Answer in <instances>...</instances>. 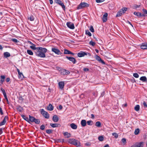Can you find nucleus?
Listing matches in <instances>:
<instances>
[{
    "label": "nucleus",
    "instance_id": "nucleus-1",
    "mask_svg": "<svg viewBox=\"0 0 147 147\" xmlns=\"http://www.w3.org/2000/svg\"><path fill=\"white\" fill-rule=\"evenodd\" d=\"M47 49L42 47H38L37 50L35 51L36 56L42 58L45 57V53L47 52Z\"/></svg>",
    "mask_w": 147,
    "mask_h": 147
},
{
    "label": "nucleus",
    "instance_id": "nucleus-29",
    "mask_svg": "<svg viewBox=\"0 0 147 147\" xmlns=\"http://www.w3.org/2000/svg\"><path fill=\"white\" fill-rule=\"evenodd\" d=\"M17 72H18V75H19V77H21V76L22 75V76H23V74H22V73H21L20 72V70L18 69H17Z\"/></svg>",
    "mask_w": 147,
    "mask_h": 147
},
{
    "label": "nucleus",
    "instance_id": "nucleus-57",
    "mask_svg": "<svg viewBox=\"0 0 147 147\" xmlns=\"http://www.w3.org/2000/svg\"><path fill=\"white\" fill-rule=\"evenodd\" d=\"M143 105L145 107H147V105L145 101H144L143 102Z\"/></svg>",
    "mask_w": 147,
    "mask_h": 147
},
{
    "label": "nucleus",
    "instance_id": "nucleus-61",
    "mask_svg": "<svg viewBox=\"0 0 147 147\" xmlns=\"http://www.w3.org/2000/svg\"><path fill=\"white\" fill-rule=\"evenodd\" d=\"M83 70L85 71H88L89 69L88 68H84Z\"/></svg>",
    "mask_w": 147,
    "mask_h": 147
},
{
    "label": "nucleus",
    "instance_id": "nucleus-3",
    "mask_svg": "<svg viewBox=\"0 0 147 147\" xmlns=\"http://www.w3.org/2000/svg\"><path fill=\"white\" fill-rule=\"evenodd\" d=\"M127 8L126 7H123L117 12V14L116 16V17L120 16L122 14H124L127 11Z\"/></svg>",
    "mask_w": 147,
    "mask_h": 147
},
{
    "label": "nucleus",
    "instance_id": "nucleus-22",
    "mask_svg": "<svg viewBox=\"0 0 147 147\" xmlns=\"http://www.w3.org/2000/svg\"><path fill=\"white\" fill-rule=\"evenodd\" d=\"M35 45L34 44H33L32 46H30V47L33 50H36V51L38 49V47H35Z\"/></svg>",
    "mask_w": 147,
    "mask_h": 147
},
{
    "label": "nucleus",
    "instance_id": "nucleus-26",
    "mask_svg": "<svg viewBox=\"0 0 147 147\" xmlns=\"http://www.w3.org/2000/svg\"><path fill=\"white\" fill-rule=\"evenodd\" d=\"M21 116L25 120L29 122L28 118V117H26L24 115H21Z\"/></svg>",
    "mask_w": 147,
    "mask_h": 147
},
{
    "label": "nucleus",
    "instance_id": "nucleus-60",
    "mask_svg": "<svg viewBox=\"0 0 147 147\" xmlns=\"http://www.w3.org/2000/svg\"><path fill=\"white\" fill-rule=\"evenodd\" d=\"M99 62L102 63L103 64H105V62L101 59V60H100Z\"/></svg>",
    "mask_w": 147,
    "mask_h": 147
},
{
    "label": "nucleus",
    "instance_id": "nucleus-13",
    "mask_svg": "<svg viewBox=\"0 0 147 147\" xmlns=\"http://www.w3.org/2000/svg\"><path fill=\"white\" fill-rule=\"evenodd\" d=\"M52 120L54 122H57L59 121V118L57 115H55L53 116Z\"/></svg>",
    "mask_w": 147,
    "mask_h": 147
},
{
    "label": "nucleus",
    "instance_id": "nucleus-63",
    "mask_svg": "<svg viewBox=\"0 0 147 147\" xmlns=\"http://www.w3.org/2000/svg\"><path fill=\"white\" fill-rule=\"evenodd\" d=\"M4 80L2 79H1V80H0V83H1V84H3Z\"/></svg>",
    "mask_w": 147,
    "mask_h": 147
},
{
    "label": "nucleus",
    "instance_id": "nucleus-20",
    "mask_svg": "<svg viewBox=\"0 0 147 147\" xmlns=\"http://www.w3.org/2000/svg\"><path fill=\"white\" fill-rule=\"evenodd\" d=\"M4 57L7 58L8 57L10 56V54L8 52H5L3 54Z\"/></svg>",
    "mask_w": 147,
    "mask_h": 147
},
{
    "label": "nucleus",
    "instance_id": "nucleus-58",
    "mask_svg": "<svg viewBox=\"0 0 147 147\" xmlns=\"http://www.w3.org/2000/svg\"><path fill=\"white\" fill-rule=\"evenodd\" d=\"M5 122L2 121V122H0V126L4 125L5 124Z\"/></svg>",
    "mask_w": 147,
    "mask_h": 147
},
{
    "label": "nucleus",
    "instance_id": "nucleus-28",
    "mask_svg": "<svg viewBox=\"0 0 147 147\" xmlns=\"http://www.w3.org/2000/svg\"><path fill=\"white\" fill-rule=\"evenodd\" d=\"M70 51L67 49H65L64 50V54H70Z\"/></svg>",
    "mask_w": 147,
    "mask_h": 147
},
{
    "label": "nucleus",
    "instance_id": "nucleus-37",
    "mask_svg": "<svg viewBox=\"0 0 147 147\" xmlns=\"http://www.w3.org/2000/svg\"><path fill=\"white\" fill-rule=\"evenodd\" d=\"M89 44L90 45H91L92 46H94L96 45L95 43L94 42H93L92 40L90 41L89 42Z\"/></svg>",
    "mask_w": 147,
    "mask_h": 147
},
{
    "label": "nucleus",
    "instance_id": "nucleus-44",
    "mask_svg": "<svg viewBox=\"0 0 147 147\" xmlns=\"http://www.w3.org/2000/svg\"><path fill=\"white\" fill-rule=\"evenodd\" d=\"M61 6L62 8L64 10L65 9V7L63 3H62L60 5Z\"/></svg>",
    "mask_w": 147,
    "mask_h": 147
},
{
    "label": "nucleus",
    "instance_id": "nucleus-59",
    "mask_svg": "<svg viewBox=\"0 0 147 147\" xmlns=\"http://www.w3.org/2000/svg\"><path fill=\"white\" fill-rule=\"evenodd\" d=\"M140 6V5H135L134 6V7L135 9H136L137 8L139 7Z\"/></svg>",
    "mask_w": 147,
    "mask_h": 147
},
{
    "label": "nucleus",
    "instance_id": "nucleus-64",
    "mask_svg": "<svg viewBox=\"0 0 147 147\" xmlns=\"http://www.w3.org/2000/svg\"><path fill=\"white\" fill-rule=\"evenodd\" d=\"M105 94V91H103L102 92L101 94L100 97H102Z\"/></svg>",
    "mask_w": 147,
    "mask_h": 147
},
{
    "label": "nucleus",
    "instance_id": "nucleus-7",
    "mask_svg": "<svg viewBox=\"0 0 147 147\" xmlns=\"http://www.w3.org/2000/svg\"><path fill=\"white\" fill-rule=\"evenodd\" d=\"M60 72L61 74L63 75H67L70 73V72L69 71L65 69L61 70Z\"/></svg>",
    "mask_w": 147,
    "mask_h": 147
},
{
    "label": "nucleus",
    "instance_id": "nucleus-38",
    "mask_svg": "<svg viewBox=\"0 0 147 147\" xmlns=\"http://www.w3.org/2000/svg\"><path fill=\"white\" fill-rule=\"evenodd\" d=\"M95 58L96 60H97V61H100L101 60V58L99 56H98L97 55H96L95 56Z\"/></svg>",
    "mask_w": 147,
    "mask_h": 147
},
{
    "label": "nucleus",
    "instance_id": "nucleus-25",
    "mask_svg": "<svg viewBox=\"0 0 147 147\" xmlns=\"http://www.w3.org/2000/svg\"><path fill=\"white\" fill-rule=\"evenodd\" d=\"M95 125L98 127H100L101 126V124L100 122L99 121H97Z\"/></svg>",
    "mask_w": 147,
    "mask_h": 147
},
{
    "label": "nucleus",
    "instance_id": "nucleus-42",
    "mask_svg": "<svg viewBox=\"0 0 147 147\" xmlns=\"http://www.w3.org/2000/svg\"><path fill=\"white\" fill-rule=\"evenodd\" d=\"M8 117L7 116H6L5 117L3 121L6 123V120H8Z\"/></svg>",
    "mask_w": 147,
    "mask_h": 147
},
{
    "label": "nucleus",
    "instance_id": "nucleus-31",
    "mask_svg": "<svg viewBox=\"0 0 147 147\" xmlns=\"http://www.w3.org/2000/svg\"><path fill=\"white\" fill-rule=\"evenodd\" d=\"M70 61L72 62L74 64L75 63L76 61V60L75 58L73 57H71Z\"/></svg>",
    "mask_w": 147,
    "mask_h": 147
},
{
    "label": "nucleus",
    "instance_id": "nucleus-6",
    "mask_svg": "<svg viewBox=\"0 0 147 147\" xmlns=\"http://www.w3.org/2000/svg\"><path fill=\"white\" fill-rule=\"evenodd\" d=\"M88 55L89 56H91V54L89 53H87L85 52H82V53H79L78 54V56L79 57H82L85 55Z\"/></svg>",
    "mask_w": 147,
    "mask_h": 147
},
{
    "label": "nucleus",
    "instance_id": "nucleus-19",
    "mask_svg": "<svg viewBox=\"0 0 147 147\" xmlns=\"http://www.w3.org/2000/svg\"><path fill=\"white\" fill-rule=\"evenodd\" d=\"M64 135L66 136V138H68L71 137V135L70 133H68L67 132H65L63 133Z\"/></svg>",
    "mask_w": 147,
    "mask_h": 147
},
{
    "label": "nucleus",
    "instance_id": "nucleus-51",
    "mask_svg": "<svg viewBox=\"0 0 147 147\" xmlns=\"http://www.w3.org/2000/svg\"><path fill=\"white\" fill-rule=\"evenodd\" d=\"M28 19H30V21H32L34 20V18L33 16H30L28 18Z\"/></svg>",
    "mask_w": 147,
    "mask_h": 147
},
{
    "label": "nucleus",
    "instance_id": "nucleus-18",
    "mask_svg": "<svg viewBox=\"0 0 147 147\" xmlns=\"http://www.w3.org/2000/svg\"><path fill=\"white\" fill-rule=\"evenodd\" d=\"M86 121L85 120L83 119L82 120L81 122V125L83 127H85L86 125Z\"/></svg>",
    "mask_w": 147,
    "mask_h": 147
},
{
    "label": "nucleus",
    "instance_id": "nucleus-53",
    "mask_svg": "<svg viewBox=\"0 0 147 147\" xmlns=\"http://www.w3.org/2000/svg\"><path fill=\"white\" fill-rule=\"evenodd\" d=\"M142 11H143V12L144 14H147V10L146 9H142Z\"/></svg>",
    "mask_w": 147,
    "mask_h": 147
},
{
    "label": "nucleus",
    "instance_id": "nucleus-49",
    "mask_svg": "<svg viewBox=\"0 0 147 147\" xmlns=\"http://www.w3.org/2000/svg\"><path fill=\"white\" fill-rule=\"evenodd\" d=\"M4 96L5 98V99L7 102V103L8 104H9V102L8 101V99L7 98V95H6V94L5 95H4Z\"/></svg>",
    "mask_w": 147,
    "mask_h": 147
},
{
    "label": "nucleus",
    "instance_id": "nucleus-56",
    "mask_svg": "<svg viewBox=\"0 0 147 147\" xmlns=\"http://www.w3.org/2000/svg\"><path fill=\"white\" fill-rule=\"evenodd\" d=\"M62 142L61 139H57L56 140V141H55L56 143H58L59 142Z\"/></svg>",
    "mask_w": 147,
    "mask_h": 147
},
{
    "label": "nucleus",
    "instance_id": "nucleus-41",
    "mask_svg": "<svg viewBox=\"0 0 147 147\" xmlns=\"http://www.w3.org/2000/svg\"><path fill=\"white\" fill-rule=\"evenodd\" d=\"M34 123L36 124H39L40 123V121L39 119H37L36 121H35Z\"/></svg>",
    "mask_w": 147,
    "mask_h": 147
},
{
    "label": "nucleus",
    "instance_id": "nucleus-12",
    "mask_svg": "<svg viewBox=\"0 0 147 147\" xmlns=\"http://www.w3.org/2000/svg\"><path fill=\"white\" fill-rule=\"evenodd\" d=\"M50 126L53 128L60 127L61 126V125L59 123H50Z\"/></svg>",
    "mask_w": 147,
    "mask_h": 147
},
{
    "label": "nucleus",
    "instance_id": "nucleus-27",
    "mask_svg": "<svg viewBox=\"0 0 147 147\" xmlns=\"http://www.w3.org/2000/svg\"><path fill=\"white\" fill-rule=\"evenodd\" d=\"M134 109L137 111H138L140 109V106L139 105H137L134 107Z\"/></svg>",
    "mask_w": 147,
    "mask_h": 147
},
{
    "label": "nucleus",
    "instance_id": "nucleus-46",
    "mask_svg": "<svg viewBox=\"0 0 147 147\" xmlns=\"http://www.w3.org/2000/svg\"><path fill=\"white\" fill-rule=\"evenodd\" d=\"M40 129L42 130H44L45 129V126L44 125H42L40 126Z\"/></svg>",
    "mask_w": 147,
    "mask_h": 147
},
{
    "label": "nucleus",
    "instance_id": "nucleus-8",
    "mask_svg": "<svg viewBox=\"0 0 147 147\" xmlns=\"http://www.w3.org/2000/svg\"><path fill=\"white\" fill-rule=\"evenodd\" d=\"M67 26L69 28L71 29H74L75 27L74 24L71 22H67L66 24Z\"/></svg>",
    "mask_w": 147,
    "mask_h": 147
},
{
    "label": "nucleus",
    "instance_id": "nucleus-40",
    "mask_svg": "<svg viewBox=\"0 0 147 147\" xmlns=\"http://www.w3.org/2000/svg\"><path fill=\"white\" fill-rule=\"evenodd\" d=\"M55 1L56 3L59 5L62 3V2L60 0H55Z\"/></svg>",
    "mask_w": 147,
    "mask_h": 147
},
{
    "label": "nucleus",
    "instance_id": "nucleus-23",
    "mask_svg": "<svg viewBox=\"0 0 147 147\" xmlns=\"http://www.w3.org/2000/svg\"><path fill=\"white\" fill-rule=\"evenodd\" d=\"M29 122H28L30 123V121L32 122H33V120H34V117L29 115Z\"/></svg>",
    "mask_w": 147,
    "mask_h": 147
},
{
    "label": "nucleus",
    "instance_id": "nucleus-5",
    "mask_svg": "<svg viewBox=\"0 0 147 147\" xmlns=\"http://www.w3.org/2000/svg\"><path fill=\"white\" fill-rule=\"evenodd\" d=\"M41 114L46 119H49V113L48 112L45 111L44 109H42L41 110Z\"/></svg>",
    "mask_w": 147,
    "mask_h": 147
},
{
    "label": "nucleus",
    "instance_id": "nucleus-36",
    "mask_svg": "<svg viewBox=\"0 0 147 147\" xmlns=\"http://www.w3.org/2000/svg\"><path fill=\"white\" fill-rule=\"evenodd\" d=\"M140 132V129L138 128L136 129L134 131V134L135 135L138 134Z\"/></svg>",
    "mask_w": 147,
    "mask_h": 147
},
{
    "label": "nucleus",
    "instance_id": "nucleus-24",
    "mask_svg": "<svg viewBox=\"0 0 147 147\" xmlns=\"http://www.w3.org/2000/svg\"><path fill=\"white\" fill-rule=\"evenodd\" d=\"M17 110L20 112H22L23 110V108L20 106H19L17 107L16 108Z\"/></svg>",
    "mask_w": 147,
    "mask_h": 147
},
{
    "label": "nucleus",
    "instance_id": "nucleus-35",
    "mask_svg": "<svg viewBox=\"0 0 147 147\" xmlns=\"http://www.w3.org/2000/svg\"><path fill=\"white\" fill-rule=\"evenodd\" d=\"M86 34L88 35L89 36H91L92 34L88 30H86Z\"/></svg>",
    "mask_w": 147,
    "mask_h": 147
},
{
    "label": "nucleus",
    "instance_id": "nucleus-15",
    "mask_svg": "<svg viewBox=\"0 0 147 147\" xmlns=\"http://www.w3.org/2000/svg\"><path fill=\"white\" fill-rule=\"evenodd\" d=\"M54 107L53 105L50 103L49 105L47 107V109L49 111H51L53 110Z\"/></svg>",
    "mask_w": 147,
    "mask_h": 147
},
{
    "label": "nucleus",
    "instance_id": "nucleus-21",
    "mask_svg": "<svg viewBox=\"0 0 147 147\" xmlns=\"http://www.w3.org/2000/svg\"><path fill=\"white\" fill-rule=\"evenodd\" d=\"M70 126L71 127L74 129H76L77 128V125L74 123H71L70 125Z\"/></svg>",
    "mask_w": 147,
    "mask_h": 147
},
{
    "label": "nucleus",
    "instance_id": "nucleus-48",
    "mask_svg": "<svg viewBox=\"0 0 147 147\" xmlns=\"http://www.w3.org/2000/svg\"><path fill=\"white\" fill-rule=\"evenodd\" d=\"M133 76L136 78H138L139 77V75L137 73H134Z\"/></svg>",
    "mask_w": 147,
    "mask_h": 147
},
{
    "label": "nucleus",
    "instance_id": "nucleus-52",
    "mask_svg": "<svg viewBox=\"0 0 147 147\" xmlns=\"http://www.w3.org/2000/svg\"><path fill=\"white\" fill-rule=\"evenodd\" d=\"M1 90L2 91L4 95L6 94L5 90L3 88H1Z\"/></svg>",
    "mask_w": 147,
    "mask_h": 147
},
{
    "label": "nucleus",
    "instance_id": "nucleus-11",
    "mask_svg": "<svg viewBox=\"0 0 147 147\" xmlns=\"http://www.w3.org/2000/svg\"><path fill=\"white\" fill-rule=\"evenodd\" d=\"M108 13H105L103 15L102 18V21L103 22L107 21V19Z\"/></svg>",
    "mask_w": 147,
    "mask_h": 147
},
{
    "label": "nucleus",
    "instance_id": "nucleus-54",
    "mask_svg": "<svg viewBox=\"0 0 147 147\" xmlns=\"http://www.w3.org/2000/svg\"><path fill=\"white\" fill-rule=\"evenodd\" d=\"M95 39V40H96V41H99V42H100V41L101 40L100 39H99V38H96V37H94V36L93 37Z\"/></svg>",
    "mask_w": 147,
    "mask_h": 147
},
{
    "label": "nucleus",
    "instance_id": "nucleus-43",
    "mask_svg": "<svg viewBox=\"0 0 147 147\" xmlns=\"http://www.w3.org/2000/svg\"><path fill=\"white\" fill-rule=\"evenodd\" d=\"M112 135L114 136L116 138H117L118 137V134L116 133L115 132L113 133Z\"/></svg>",
    "mask_w": 147,
    "mask_h": 147
},
{
    "label": "nucleus",
    "instance_id": "nucleus-39",
    "mask_svg": "<svg viewBox=\"0 0 147 147\" xmlns=\"http://www.w3.org/2000/svg\"><path fill=\"white\" fill-rule=\"evenodd\" d=\"M140 12H134V14L135 15L137 16L138 17H140Z\"/></svg>",
    "mask_w": 147,
    "mask_h": 147
},
{
    "label": "nucleus",
    "instance_id": "nucleus-14",
    "mask_svg": "<svg viewBox=\"0 0 147 147\" xmlns=\"http://www.w3.org/2000/svg\"><path fill=\"white\" fill-rule=\"evenodd\" d=\"M59 88L62 90L64 88V82H60L59 83Z\"/></svg>",
    "mask_w": 147,
    "mask_h": 147
},
{
    "label": "nucleus",
    "instance_id": "nucleus-17",
    "mask_svg": "<svg viewBox=\"0 0 147 147\" xmlns=\"http://www.w3.org/2000/svg\"><path fill=\"white\" fill-rule=\"evenodd\" d=\"M140 80L144 82H147V79L146 76H144L141 77Z\"/></svg>",
    "mask_w": 147,
    "mask_h": 147
},
{
    "label": "nucleus",
    "instance_id": "nucleus-50",
    "mask_svg": "<svg viewBox=\"0 0 147 147\" xmlns=\"http://www.w3.org/2000/svg\"><path fill=\"white\" fill-rule=\"evenodd\" d=\"M11 40L12 41L16 43H17L19 42V41L16 38L12 39H11Z\"/></svg>",
    "mask_w": 147,
    "mask_h": 147
},
{
    "label": "nucleus",
    "instance_id": "nucleus-33",
    "mask_svg": "<svg viewBox=\"0 0 147 147\" xmlns=\"http://www.w3.org/2000/svg\"><path fill=\"white\" fill-rule=\"evenodd\" d=\"M53 130L52 129H47L46 130V133L48 134H51L53 132Z\"/></svg>",
    "mask_w": 147,
    "mask_h": 147
},
{
    "label": "nucleus",
    "instance_id": "nucleus-32",
    "mask_svg": "<svg viewBox=\"0 0 147 147\" xmlns=\"http://www.w3.org/2000/svg\"><path fill=\"white\" fill-rule=\"evenodd\" d=\"M27 53L29 55H33V52L31 50H27Z\"/></svg>",
    "mask_w": 147,
    "mask_h": 147
},
{
    "label": "nucleus",
    "instance_id": "nucleus-47",
    "mask_svg": "<svg viewBox=\"0 0 147 147\" xmlns=\"http://www.w3.org/2000/svg\"><path fill=\"white\" fill-rule=\"evenodd\" d=\"M121 141L123 145L125 144L126 142V140L125 138H123L121 140Z\"/></svg>",
    "mask_w": 147,
    "mask_h": 147
},
{
    "label": "nucleus",
    "instance_id": "nucleus-2",
    "mask_svg": "<svg viewBox=\"0 0 147 147\" xmlns=\"http://www.w3.org/2000/svg\"><path fill=\"white\" fill-rule=\"evenodd\" d=\"M68 142L70 144L75 146L77 147H80L81 146L80 142L74 138L69 139L68 140Z\"/></svg>",
    "mask_w": 147,
    "mask_h": 147
},
{
    "label": "nucleus",
    "instance_id": "nucleus-9",
    "mask_svg": "<svg viewBox=\"0 0 147 147\" xmlns=\"http://www.w3.org/2000/svg\"><path fill=\"white\" fill-rule=\"evenodd\" d=\"M51 50L55 54L58 55H61L62 53L57 48H52Z\"/></svg>",
    "mask_w": 147,
    "mask_h": 147
},
{
    "label": "nucleus",
    "instance_id": "nucleus-16",
    "mask_svg": "<svg viewBox=\"0 0 147 147\" xmlns=\"http://www.w3.org/2000/svg\"><path fill=\"white\" fill-rule=\"evenodd\" d=\"M140 47L141 49H147V44L146 43H142Z\"/></svg>",
    "mask_w": 147,
    "mask_h": 147
},
{
    "label": "nucleus",
    "instance_id": "nucleus-30",
    "mask_svg": "<svg viewBox=\"0 0 147 147\" xmlns=\"http://www.w3.org/2000/svg\"><path fill=\"white\" fill-rule=\"evenodd\" d=\"M87 124L88 125H92L93 124V122L91 120L88 121L87 122Z\"/></svg>",
    "mask_w": 147,
    "mask_h": 147
},
{
    "label": "nucleus",
    "instance_id": "nucleus-4",
    "mask_svg": "<svg viewBox=\"0 0 147 147\" xmlns=\"http://www.w3.org/2000/svg\"><path fill=\"white\" fill-rule=\"evenodd\" d=\"M89 5L87 3L85 2L81 3L77 7L78 9H81L86 7H88Z\"/></svg>",
    "mask_w": 147,
    "mask_h": 147
},
{
    "label": "nucleus",
    "instance_id": "nucleus-45",
    "mask_svg": "<svg viewBox=\"0 0 147 147\" xmlns=\"http://www.w3.org/2000/svg\"><path fill=\"white\" fill-rule=\"evenodd\" d=\"M90 30L92 32H94L93 27L92 26H90Z\"/></svg>",
    "mask_w": 147,
    "mask_h": 147
},
{
    "label": "nucleus",
    "instance_id": "nucleus-62",
    "mask_svg": "<svg viewBox=\"0 0 147 147\" xmlns=\"http://www.w3.org/2000/svg\"><path fill=\"white\" fill-rule=\"evenodd\" d=\"M10 80V79L9 78H7L6 79V81L7 82H8Z\"/></svg>",
    "mask_w": 147,
    "mask_h": 147
},
{
    "label": "nucleus",
    "instance_id": "nucleus-10",
    "mask_svg": "<svg viewBox=\"0 0 147 147\" xmlns=\"http://www.w3.org/2000/svg\"><path fill=\"white\" fill-rule=\"evenodd\" d=\"M143 142H136L134 144V147H143Z\"/></svg>",
    "mask_w": 147,
    "mask_h": 147
},
{
    "label": "nucleus",
    "instance_id": "nucleus-34",
    "mask_svg": "<svg viewBox=\"0 0 147 147\" xmlns=\"http://www.w3.org/2000/svg\"><path fill=\"white\" fill-rule=\"evenodd\" d=\"M98 139L99 141L101 142L103 141L104 140V138L102 136H100L98 137Z\"/></svg>",
    "mask_w": 147,
    "mask_h": 147
},
{
    "label": "nucleus",
    "instance_id": "nucleus-55",
    "mask_svg": "<svg viewBox=\"0 0 147 147\" xmlns=\"http://www.w3.org/2000/svg\"><path fill=\"white\" fill-rule=\"evenodd\" d=\"M105 0H96V2L97 3L102 2L104 1Z\"/></svg>",
    "mask_w": 147,
    "mask_h": 147
}]
</instances>
